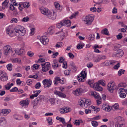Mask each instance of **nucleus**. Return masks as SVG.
<instances>
[{
	"label": "nucleus",
	"instance_id": "16",
	"mask_svg": "<svg viewBox=\"0 0 127 127\" xmlns=\"http://www.w3.org/2000/svg\"><path fill=\"white\" fill-rule=\"evenodd\" d=\"M99 84L96 83L93 85V87L95 88V90L99 91H101L102 90V88L99 86Z\"/></svg>",
	"mask_w": 127,
	"mask_h": 127
},
{
	"label": "nucleus",
	"instance_id": "57",
	"mask_svg": "<svg viewBox=\"0 0 127 127\" xmlns=\"http://www.w3.org/2000/svg\"><path fill=\"white\" fill-rule=\"evenodd\" d=\"M29 18L28 17L24 18L22 19V21L24 22H27L29 21Z\"/></svg>",
	"mask_w": 127,
	"mask_h": 127
},
{
	"label": "nucleus",
	"instance_id": "36",
	"mask_svg": "<svg viewBox=\"0 0 127 127\" xmlns=\"http://www.w3.org/2000/svg\"><path fill=\"white\" fill-rule=\"evenodd\" d=\"M127 87V85L124 83L122 82L120 83L118 85V87Z\"/></svg>",
	"mask_w": 127,
	"mask_h": 127
},
{
	"label": "nucleus",
	"instance_id": "6",
	"mask_svg": "<svg viewBox=\"0 0 127 127\" xmlns=\"http://www.w3.org/2000/svg\"><path fill=\"white\" fill-rule=\"evenodd\" d=\"M29 103V99H27L25 100L21 101L20 102V104L22 107L24 108L28 107Z\"/></svg>",
	"mask_w": 127,
	"mask_h": 127
},
{
	"label": "nucleus",
	"instance_id": "60",
	"mask_svg": "<svg viewBox=\"0 0 127 127\" xmlns=\"http://www.w3.org/2000/svg\"><path fill=\"white\" fill-rule=\"evenodd\" d=\"M53 54L52 55V57L54 58H56L57 56L59 55V53L58 52L54 53L53 52Z\"/></svg>",
	"mask_w": 127,
	"mask_h": 127
},
{
	"label": "nucleus",
	"instance_id": "27",
	"mask_svg": "<svg viewBox=\"0 0 127 127\" xmlns=\"http://www.w3.org/2000/svg\"><path fill=\"white\" fill-rule=\"evenodd\" d=\"M21 4L23 6V7L26 8H28L30 6V5L29 4V2H24L21 3Z\"/></svg>",
	"mask_w": 127,
	"mask_h": 127
},
{
	"label": "nucleus",
	"instance_id": "47",
	"mask_svg": "<svg viewBox=\"0 0 127 127\" xmlns=\"http://www.w3.org/2000/svg\"><path fill=\"white\" fill-rule=\"evenodd\" d=\"M38 76L36 74L34 75H30L29 76V78H33L35 79H37L38 78Z\"/></svg>",
	"mask_w": 127,
	"mask_h": 127
},
{
	"label": "nucleus",
	"instance_id": "32",
	"mask_svg": "<svg viewBox=\"0 0 127 127\" xmlns=\"http://www.w3.org/2000/svg\"><path fill=\"white\" fill-rule=\"evenodd\" d=\"M95 36L93 34H91L88 37V39L91 40L92 41L94 40L95 38Z\"/></svg>",
	"mask_w": 127,
	"mask_h": 127
},
{
	"label": "nucleus",
	"instance_id": "54",
	"mask_svg": "<svg viewBox=\"0 0 127 127\" xmlns=\"http://www.w3.org/2000/svg\"><path fill=\"white\" fill-rule=\"evenodd\" d=\"M14 5H13L12 4H11L10 5L9 8V9L10 10L12 11H13L15 9V7L14 6Z\"/></svg>",
	"mask_w": 127,
	"mask_h": 127
},
{
	"label": "nucleus",
	"instance_id": "38",
	"mask_svg": "<svg viewBox=\"0 0 127 127\" xmlns=\"http://www.w3.org/2000/svg\"><path fill=\"white\" fill-rule=\"evenodd\" d=\"M81 76L83 77V78L86 77L87 75V73L84 71H82L80 73Z\"/></svg>",
	"mask_w": 127,
	"mask_h": 127
},
{
	"label": "nucleus",
	"instance_id": "42",
	"mask_svg": "<svg viewBox=\"0 0 127 127\" xmlns=\"http://www.w3.org/2000/svg\"><path fill=\"white\" fill-rule=\"evenodd\" d=\"M41 84L40 82H38L35 85V88L37 89H39L41 87Z\"/></svg>",
	"mask_w": 127,
	"mask_h": 127
},
{
	"label": "nucleus",
	"instance_id": "62",
	"mask_svg": "<svg viewBox=\"0 0 127 127\" xmlns=\"http://www.w3.org/2000/svg\"><path fill=\"white\" fill-rule=\"evenodd\" d=\"M13 76H16L18 77H21L22 75L20 73H15L13 74Z\"/></svg>",
	"mask_w": 127,
	"mask_h": 127
},
{
	"label": "nucleus",
	"instance_id": "13",
	"mask_svg": "<svg viewBox=\"0 0 127 127\" xmlns=\"http://www.w3.org/2000/svg\"><path fill=\"white\" fill-rule=\"evenodd\" d=\"M124 52L121 49H119L117 51L116 53L113 54V56L115 57L120 58L123 55Z\"/></svg>",
	"mask_w": 127,
	"mask_h": 127
},
{
	"label": "nucleus",
	"instance_id": "49",
	"mask_svg": "<svg viewBox=\"0 0 127 127\" xmlns=\"http://www.w3.org/2000/svg\"><path fill=\"white\" fill-rule=\"evenodd\" d=\"M52 119L51 117H49L47 119L48 122L50 125H52L53 123L52 121Z\"/></svg>",
	"mask_w": 127,
	"mask_h": 127
},
{
	"label": "nucleus",
	"instance_id": "19",
	"mask_svg": "<svg viewBox=\"0 0 127 127\" xmlns=\"http://www.w3.org/2000/svg\"><path fill=\"white\" fill-rule=\"evenodd\" d=\"M91 95L96 99H101V97L95 91L92 92L91 93Z\"/></svg>",
	"mask_w": 127,
	"mask_h": 127
},
{
	"label": "nucleus",
	"instance_id": "39",
	"mask_svg": "<svg viewBox=\"0 0 127 127\" xmlns=\"http://www.w3.org/2000/svg\"><path fill=\"white\" fill-rule=\"evenodd\" d=\"M38 102L39 101H38L37 100H36H36H35V99L33 102V108L35 109L36 108V107L37 105L38 104Z\"/></svg>",
	"mask_w": 127,
	"mask_h": 127
},
{
	"label": "nucleus",
	"instance_id": "12",
	"mask_svg": "<svg viewBox=\"0 0 127 127\" xmlns=\"http://www.w3.org/2000/svg\"><path fill=\"white\" fill-rule=\"evenodd\" d=\"M107 89L111 93L113 92V90L116 88V85H114L113 83H108L107 85Z\"/></svg>",
	"mask_w": 127,
	"mask_h": 127
},
{
	"label": "nucleus",
	"instance_id": "17",
	"mask_svg": "<svg viewBox=\"0 0 127 127\" xmlns=\"http://www.w3.org/2000/svg\"><path fill=\"white\" fill-rule=\"evenodd\" d=\"M52 13H51L50 12L49 13L47 17L49 19H52L53 20H55L56 18V12L54 11L53 12V13L52 14Z\"/></svg>",
	"mask_w": 127,
	"mask_h": 127
},
{
	"label": "nucleus",
	"instance_id": "2",
	"mask_svg": "<svg viewBox=\"0 0 127 127\" xmlns=\"http://www.w3.org/2000/svg\"><path fill=\"white\" fill-rule=\"evenodd\" d=\"M71 25V21L69 20H63L61 21L60 23L57 24V27L60 28L62 26H64L67 27H69Z\"/></svg>",
	"mask_w": 127,
	"mask_h": 127
},
{
	"label": "nucleus",
	"instance_id": "18",
	"mask_svg": "<svg viewBox=\"0 0 127 127\" xmlns=\"http://www.w3.org/2000/svg\"><path fill=\"white\" fill-rule=\"evenodd\" d=\"M10 110L9 109H4L1 110L0 113V115H1L5 116L10 113Z\"/></svg>",
	"mask_w": 127,
	"mask_h": 127
},
{
	"label": "nucleus",
	"instance_id": "46",
	"mask_svg": "<svg viewBox=\"0 0 127 127\" xmlns=\"http://www.w3.org/2000/svg\"><path fill=\"white\" fill-rule=\"evenodd\" d=\"M49 101L50 103L52 105L54 104L55 103V100L54 98H51L49 99Z\"/></svg>",
	"mask_w": 127,
	"mask_h": 127
},
{
	"label": "nucleus",
	"instance_id": "58",
	"mask_svg": "<svg viewBox=\"0 0 127 127\" xmlns=\"http://www.w3.org/2000/svg\"><path fill=\"white\" fill-rule=\"evenodd\" d=\"M102 107L103 109L106 111H108L110 110V109L108 107H105V105H103Z\"/></svg>",
	"mask_w": 127,
	"mask_h": 127
},
{
	"label": "nucleus",
	"instance_id": "9",
	"mask_svg": "<svg viewBox=\"0 0 127 127\" xmlns=\"http://www.w3.org/2000/svg\"><path fill=\"white\" fill-rule=\"evenodd\" d=\"M12 50L11 46L9 45H7L4 48V55H7Z\"/></svg>",
	"mask_w": 127,
	"mask_h": 127
},
{
	"label": "nucleus",
	"instance_id": "15",
	"mask_svg": "<svg viewBox=\"0 0 127 127\" xmlns=\"http://www.w3.org/2000/svg\"><path fill=\"white\" fill-rule=\"evenodd\" d=\"M84 90L82 88H79L77 89L75 91H74L73 93L77 96H79L82 93H83Z\"/></svg>",
	"mask_w": 127,
	"mask_h": 127
},
{
	"label": "nucleus",
	"instance_id": "29",
	"mask_svg": "<svg viewBox=\"0 0 127 127\" xmlns=\"http://www.w3.org/2000/svg\"><path fill=\"white\" fill-rule=\"evenodd\" d=\"M85 78L82 76H79L77 77V79L79 81L83 82L84 81Z\"/></svg>",
	"mask_w": 127,
	"mask_h": 127
},
{
	"label": "nucleus",
	"instance_id": "4",
	"mask_svg": "<svg viewBox=\"0 0 127 127\" xmlns=\"http://www.w3.org/2000/svg\"><path fill=\"white\" fill-rule=\"evenodd\" d=\"M44 87L48 88L50 87L52 84V81L50 79H45L42 81Z\"/></svg>",
	"mask_w": 127,
	"mask_h": 127
},
{
	"label": "nucleus",
	"instance_id": "25",
	"mask_svg": "<svg viewBox=\"0 0 127 127\" xmlns=\"http://www.w3.org/2000/svg\"><path fill=\"white\" fill-rule=\"evenodd\" d=\"M110 65V61H106L104 62L101 64L100 65L101 66H106Z\"/></svg>",
	"mask_w": 127,
	"mask_h": 127
},
{
	"label": "nucleus",
	"instance_id": "37",
	"mask_svg": "<svg viewBox=\"0 0 127 127\" xmlns=\"http://www.w3.org/2000/svg\"><path fill=\"white\" fill-rule=\"evenodd\" d=\"M125 70H124L121 69H120L118 72V75L119 76H121L122 74H124Z\"/></svg>",
	"mask_w": 127,
	"mask_h": 127
},
{
	"label": "nucleus",
	"instance_id": "52",
	"mask_svg": "<svg viewBox=\"0 0 127 127\" xmlns=\"http://www.w3.org/2000/svg\"><path fill=\"white\" fill-rule=\"evenodd\" d=\"M18 90V89L16 87H15L13 88L12 89L10 90V92H16Z\"/></svg>",
	"mask_w": 127,
	"mask_h": 127
},
{
	"label": "nucleus",
	"instance_id": "24",
	"mask_svg": "<svg viewBox=\"0 0 127 127\" xmlns=\"http://www.w3.org/2000/svg\"><path fill=\"white\" fill-rule=\"evenodd\" d=\"M53 63L52 64V66L54 68L58 67L59 65L58 62L56 60H54L53 61Z\"/></svg>",
	"mask_w": 127,
	"mask_h": 127
},
{
	"label": "nucleus",
	"instance_id": "44",
	"mask_svg": "<svg viewBox=\"0 0 127 127\" xmlns=\"http://www.w3.org/2000/svg\"><path fill=\"white\" fill-rule=\"evenodd\" d=\"M78 13V12H75L73 14H72L71 16L69 17L70 19H72L73 18H74Z\"/></svg>",
	"mask_w": 127,
	"mask_h": 127
},
{
	"label": "nucleus",
	"instance_id": "3",
	"mask_svg": "<svg viewBox=\"0 0 127 127\" xmlns=\"http://www.w3.org/2000/svg\"><path fill=\"white\" fill-rule=\"evenodd\" d=\"M15 32L19 33L21 36H23L26 33V30L24 28L21 26H18L15 28Z\"/></svg>",
	"mask_w": 127,
	"mask_h": 127
},
{
	"label": "nucleus",
	"instance_id": "61",
	"mask_svg": "<svg viewBox=\"0 0 127 127\" xmlns=\"http://www.w3.org/2000/svg\"><path fill=\"white\" fill-rule=\"evenodd\" d=\"M39 3L42 5H44L46 3V1L45 0H39Z\"/></svg>",
	"mask_w": 127,
	"mask_h": 127
},
{
	"label": "nucleus",
	"instance_id": "51",
	"mask_svg": "<svg viewBox=\"0 0 127 127\" xmlns=\"http://www.w3.org/2000/svg\"><path fill=\"white\" fill-rule=\"evenodd\" d=\"M122 33H120L119 34L117 35V38L118 39H121L122 37Z\"/></svg>",
	"mask_w": 127,
	"mask_h": 127
},
{
	"label": "nucleus",
	"instance_id": "41",
	"mask_svg": "<svg viewBox=\"0 0 127 127\" xmlns=\"http://www.w3.org/2000/svg\"><path fill=\"white\" fill-rule=\"evenodd\" d=\"M34 53L31 51H29L27 52L28 55L30 57H32L34 55Z\"/></svg>",
	"mask_w": 127,
	"mask_h": 127
},
{
	"label": "nucleus",
	"instance_id": "33",
	"mask_svg": "<svg viewBox=\"0 0 127 127\" xmlns=\"http://www.w3.org/2000/svg\"><path fill=\"white\" fill-rule=\"evenodd\" d=\"M64 45L62 42H58L56 45V47L58 48L61 47H62Z\"/></svg>",
	"mask_w": 127,
	"mask_h": 127
},
{
	"label": "nucleus",
	"instance_id": "7",
	"mask_svg": "<svg viewBox=\"0 0 127 127\" xmlns=\"http://www.w3.org/2000/svg\"><path fill=\"white\" fill-rule=\"evenodd\" d=\"M8 77L6 74L2 71H0V80L1 81H7Z\"/></svg>",
	"mask_w": 127,
	"mask_h": 127
},
{
	"label": "nucleus",
	"instance_id": "48",
	"mask_svg": "<svg viewBox=\"0 0 127 127\" xmlns=\"http://www.w3.org/2000/svg\"><path fill=\"white\" fill-rule=\"evenodd\" d=\"M74 124L76 125H79L80 124V122L79 120H76L74 122Z\"/></svg>",
	"mask_w": 127,
	"mask_h": 127
},
{
	"label": "nucleus",
	"instance_id": "21",
	"mask_svg": "<svg viewBox=\"0 0 127 127\" xmlns=\"http://www.w3.org/2000/svg\"><path fill=\"white\" fill-rule=\"evenodd\" d=\"M54 4L56 10L59 11H60L62 9V7L60 6L59 4L58 3L55 2Z\"/></svg>",
	"mask_w": 127,
	"mask_h": 127
},
{
	"label": "nucleus",
	"instance_id": "22",
	"mask_svg": "<svg viewBox=\"0 0 127 127\" xmlns=\"http://www.w3.org/2000/svg\"><path fill=\"white\" fill-rule=\"evenodd\" d=\"M24 50L23 49L21 48L18 50H15V53L18 55H21L23 53Z\"/></svg>",
	"mask_w": 127,
	"mask_h": 127
},
{
	"label": "nucleus",
	"instance_id": "63",
	"mask_svg": "<svg viewBox=\"0 0 127 127\" xmlns=\"http://www.w3.org/2000/svg\"><path fill=\"white\" fill-rule=\"evenodd\" d=\"M39 65L37 64H35L33 65V67L35 68V69H38Z\"/></svg>",
	"mask_w": 127,
	"mask_h": 127
},
{
	"label": "nucleus",
	"instance_id": "40",
	"mask_svg": "<svg viewBox=\"0 0 127 127\" xmlns=\"http://www.w3.org/2000/svg\"><path fill=\"white\" fill-rule=\"evenodd\" d=\"M92 126L94 127H96L98 125V123L95 121H93L92 122Z\"/></svg>",
	"mask_w": 127,
	"mask_h": 127
},
{
	"label": "nucleus",
	"instance_id": "31",
	"mask_svg": "<svg viewBox=\"0 0 127 127\" xmlns=\"http://www.w3.org/2000/svg\"><path fill=\"white\" fill-rule=\"evenodd\" d=\"M125 126L124 124H120L118 122H116L115 124L116 127H124Z\"/></svg>",
	"mask_w": 127,
	"mask_h": 127
},
{
	"label": "nucleus",
	"instance_id": "35",
	"mask_svg": "<svg viewBox=\"0 0 127 127\" xmlns=\"http://www.w3.org/2000/svg\"><path fill=\"white\" fill-rule=\"evenodd\" d=\"M60 81H61V79L60 78L58 77H56L55 80L54 84H58L57 82Z\"/></svg>",
	"mask_w": 127,
	"mask_h": 127
},
{
	"label": "nucleus",
	"instance_id": "10",
	"mask_svg": "<svg viewBox=\"0 0 127 127\" xmlns=\"http://www.w3.org/2000/svg\"><path fill=\"white\" fill-rule=\"evenodd\" d=\"M40 12L42 14L46 15L47 16L50 11L47 8H45L44 7H42L39 8Z\"/></svg>",
	"mask_w": 127,
	"mask_h": 127
},
{
	"label": "nucleus",
	"instance_id": "43",
	"mask_svg": "<svg viewBox=\"0 0 127 127\" xmlns=\"http://www.w3.org/2000/svg\"><path fill=\"white\" fill-rule=\"evenodd\" d=\"M70 64L71 66V68L73 70L76 71V66L75 65L74 63L73 62L71 63Z\"/></svg>",
	"mask_w": 127,
	"mask_h": 127
},
{
	"label": "nucleus",
	"instance_id": "45",
	"mask_svg": "<svg viewBox=\"0 0 127 127\" xmlns=\"http://www.w3.org/2000/svg\"><path fill=\"white\" fill-rule=\"evenodd\" d=\"M63 110H64V112H65V113H67L70 111L71 109L69 108L66 107L65 108H63Z\"/></svg>",
	"mask_w": 127,
	"mask_h": 127
},
{
	"label": "nucleus",
	"instance_id": "20",
	"mask_svg": "<svg viewBox=\"0 0 127 127\" xmlns=\"http://www.w3.org/2000/svg\"><path fill=\"white\" fill-rule=\"evenodd\" d=\"M55 27L54 26H52L49 27L48 30V32L51 34H53L55 32L54 29Z\"/></svg>",
	"mask_w": 127,
	"mask_h": 127
},
{
	"label": "nucleus",
	"instance_id": "11",
	"mask_svg": "<svg viewBox=\"0 0 127 127\" xmlns=\"http://www.w3.org/2000/svg\"><path fill=\"white\" fill-rule=\"evenodd\" d=\"M40 40L44 45H45L47 44L49 41V39L46 36H43L41 37Z\"/></svg>",
	"mask_w": 127,
	"mask_h": 127
},
{
	"label": "nucleus",
	"instance_id": "55",
	"mask_svg": "<svg viewBox=\"0 0 127 127\" xmlns=\"http://www.w3.org/2000/svg\"><path fill=\"white\" fill-rule=\"evenodd\" d=\"M11 23H12L13 22H14L15 23H17L18 22L17 19L15 18H13L11 20Z\"/></svg>",
	"mask_w": 127,
	"mask_h": 127
},
{
	"label": "nucleus",
	"instance_id": "59",
	"mask_svg": "<svg viewBox=\"0 0 127 127\" xmlns=\"http://www.w3.org/2000/svg\"><path fill=\"white\" fill-rule=\"evenodd\" d=\"M120 64L119 63H118L116 64L114 66V68L115 69H117L120 67Z\"/></svg>",
	"mask_w": 127,
	"mask_h": 127
},
{
	"label": "nucleus",
	"instance_id": "1",
	"mask_svg": "<svg viewBox=\"0 0 127 127\" xmlns=\"http://www.w3.org/2000/svg\"><path fill=\"white\" fill-rule=\"evenodd\" d=\"M79 104L81 107H83L84 105V107L87 108L91 104V100L89 99H86L83 98L80 99L79 101Z\"/></svg>",
	"mask_w": 127,
	"mask_h": 127
},
{
	"label": "nucleus",
	"instance_id": "26",
	"mask_svg": "<svg viewBox=\"0 0 127 127\" xmlns=\"http://www.w3.org/2000/svg\"><path fill=\"white\" fill-rule=\"evenodd\" d=\"M13 116L15 119L18 120H22L23 118L22 117L16 114L14 115Z\"/></svg>",
	"mask_w": 127,
	"mask_h": 127
},
{
	"label": "nucleus",
	"instance_id": "56",
	"mask_svg": "<svg viewBox=\"0 0 127 127\" xmlns=\"http://www.w3.org/2000/svg\"><path fill=\"white\" fill-rule=\"evenodd\" d=\"M120 96L121 97L124 98L126 96V94L124 93H120Z\"/></svg>",
	"mask_w": 127,
	"mask_h": 127
},
{
	"label": "nucleus",
	"instance_id": "34",
	"mask_svg": "<svg viewBox=\"0 0 127 127\" xmlns=\"http://www.w3.org/2000/svg\"><path fill=\"white\" fill-rule=\"evenodd\" d=\"M44 96L43 95H40L35 99V100H37L38 101L44 99Z\"/></svg>",
	"mask_w": 127,
	"mask_h": 127
},
{
	"label": "nucleus",
	"instance_id": "53",
	"mask_svg": "<svg viewBox=\"0 0 127 127\" xmlns=\"http://www.w3.org/2000/svg\"><path fill=\"white\" fill-rule=\"evenodd\" d=\"M105 81L102 80H100L98 81V83L99 84L102 85L103 86H104L105 85L104 83Z\"/></svg>",
	"mask_w": 127,
	"mask_h": 127
},
{
	"label": "nucleus",
	"instance_id": "5",
	"mask_svg": "<svg viewBox=\"0 0 127 127\" xmlns=\"http://www.w3.org/2000/svg\"><path fill=\"white\" fill-rule=\"evenodd\" d=\"M94 20L93 17L89 15L87 16L84 19V21L86 22V24L88 25H91L92 22Z\"/></svg>",
	"mask_w": 127,
	"mask_h": 127
},
{
	"label": "nucleus",
	"instance_id": "8",
	"mask_svg": "<svg viewBox=\"0 0 127 127\" xmlns=\"http://www.w3.org/2000/svg\"><path fill=\"white\" fill-rule=\"evenodd\" d=\"M6 32L7 33L11 36H13L14 35L15 33L13 31L11 26H10L7 27Z\"/></svg>",
	"mask_w": 127,
	"mask_h": 127
},
{
	"label": "nucleus",
	"instance_id": "50",
	"mask_svg": "<svg viewBox=\"0 0 127 127\" xmlns=\"http://www.w3.org/2000/svg\"><path fill=\"white\" fill-rule=\"evenodd\" d=\"M88 84L90 85L91 87H92L93 86V81L92 80H91L90 79H89L88 81Z\"/></svg>",
	"mask_w": 127,
	"mask_h": 127
},
{
	"label": "nucleus",
	"instance_id": "64",
	"mask_svg": "<svg viewBox=\"0 0 127 127\" xmlns=\"http://www.w3.org/2000/svg\"><path fill=\"white\" fill-rule=\"evenodd\" d=\"M85 111L86 114H87L91 113V110L89 109H86L85 110Z\"/></svg>",
	"mask_w": 127,
	"mask_h": 127
},
{
	"label": "nucleus",
	"instance_id": "28",
	"mask_svg": "<svg viewBox=\"0 0 127 127\" xmlns=\"http://www.w3.org/2000/svg\"><path fill=\"white\" fill-rule=\"evenodd\" d=\"M84 46V44L83 43H79L77 45V47L78 49H82Z\"/></svg>",
	"mask_w": 127,
	"mask_h": 127
},
{
	"label": "nucleus",
	"instance_id": "30",
	"mask_svg": "<svg viewBox=\"0 0 127 127\" xmlns=\"http://www.w3.org/2000/svg\"><path fill=\"white\" fill-rule=\"evenodd\" d=\"M7 69L9 71H11L12 69V65L11 64H9L6 66Z\"/></svg>",
	"mask_w": 127,
	"mask_h": 127
},
{
	"label": "nucleus",
	"instance_id": "14",
	"mask_svg": "<svg viewBox=\"0 0 127 127\" xmlns=\"http://www.w3.org/2000/svg\"><path fill=\"white\" fill-rule=\"evenodd\" d=\"M53 92L56 95H58L59 97L65 98L66 96L63 93L57 90H55Z\"/></svg>",
	"mask_w": 127,
	"mask_h": 127
},
{
	"label": "nucleus",
	"instance_id": "23",
	"mask_svg": "<svg viewBox=\"0 0 127 127\" xmlns=\"http://www.w3.org/2000/svg\"><path fill=\"white\" fill-rule=\"evenodd\" d=\"M101 33L103 34L108 35L109 33L107 29L106 28H105L101 31Z\"/></svg>",
	"mask_w": 127,
	"mask_h": 127
}]
</instances>
